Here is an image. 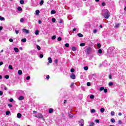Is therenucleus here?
Wrapping results in <instances>:
<instances>
[{
  "instance_id": "obj_1",
  "label": "nucleus",
  "mask_w": 126,
  "mask_h": 126,
  "mask_svg": "<svg viewBox=\"0 0 126 126\" xmlns=\"http://www.w3.org/2000/svg\"><path fill=\"white\" fill-rule=\"evenodd\" d=\"M102 15L105 18L108 19L110 17V12L107 9H104L102 11Z\"/></svg>"
},
{
  "instance_id": "obj_2",
  "label": "nucleus",
  "mask_w": 126,
  "mask_h": 126,
  "mask_svg": "<svg viewBox=\"0 0 126 126\" xmlns=\"http://www.w3.org/2000/svg\"><path fill=\"white\" fill-rule=\"evenodd\" d=\"M114 52V47H110L108 49L107 53L109 55H112Z\"/></svg>"
},
{
  "instance_id": "obj_3",
  "label": "nucleus",
  "mask_w": 126,
  "mask_h": 126,
  "mask_svg": "<svg viewBox=\"0 0 126 126\" xmlns=\"http://www.w3.org/2000/svg\"><path fill=\"white\" fill-rule=\"evenodd\" d=\"M35 118H37V119H42L43 118V115L41 113H38L37 115L34 116Z\"/></svg>"
},
{
  "instance_id": "obj_4",
  "label": "nucleus",
  "mask_w": 126,
  "mask_h": 126,
  "mask_svg": "<svg viewBox=\"0 0 126 126\" xmlns=\"http://www.w3.org/2000/svg\"><path fill=\"white\" fill-rule=\"evenodd\" d=\"M79 125L81 126H84V120L83 119H81L80 121H79Z\"/></svg>"
},
{
  "instance_id": "obj_5",
  "label": "nucleus",
  "mask_w": 126,
  "mask_h": 126,
  "mask_svg": "<svg viewBox=\"0 0 126 126\" xmlns=\"http://www.w3.org/2000/svg\"><path fill=\"white\" fill-rule=\"evenodd\" d=\"M23 32L24 33H26V34H29V30H28L25 29H23Z\"/></svg>"
},
{
  "instance_id": "obj_6",
  "label": "nucleus",
  "mask_w": 126,
  "mask_h": 126,
  "mask_svg": "<svg viewBox=\"0 0 126 126\" xmlns=\"http://www.w3.org/2000/svg\"><path fill=\"white\" fill-rule=\"evenodd\" d=\"M75 75L74 74H71L70 75V78L72 79H75Z\"/></svg>"
},
{
  "instance_id": "obj_7",
  "label": "nucleus",
  "mask_w": 126,
  "mask_h": 126,
  "mask_svg": "<svg viewBox=\"0 0 126 126\" xmlns=\"http://www.w3.org/2000/svg\"><path fill=\"white\" fill-rule=\"evenodd\" d=\"M17 118L18 119H21V117H22V115H21V113H19L17 114Z\"/></svg>"
},
{
  "instance_id": "obj_8",
  "label": "nucleus",
  "mask_w": 126,
  "mask_h": 126,
  "mask_svg": "<svg viewBox=\"0 0 126 126\" xmlns=\"http://www.w3.org/2000/svg\"><path fill=\"white\" fill-rule=\"evenodd\" d=\"M48 62L49 63H53V60L51 57L48 58Z\"/></svg>"
},
{
  "instance_id": "obj_9",
  "label": "nucleus",
  "mask_w": 126,
  "mask_h": 126,
  "mask_svg": "<svg viewBox=\"0 0 126 126\" xmlns=\"http://www.w3.org/2000/svg\"><path fill=\"white\" fill-rule=\"evenodd\" d=\"M14 50L15 51V53H18L19 52V49L16 47L14 48Z\"/></svg>"
},
{
  "instance_id": "obj_10",
  "label": "nucleus",
  "mask_w": 126,
  "mask_h": 126,
  "mask_svg": "<svg viewBox=\"0 0 126 126\" xmlns=\"http://www.w3.org/2000/svg\"><path fill=\"white\" fill-rule=\"evenodd\" d=\"M77 35L78 36V37H83V34L80 33L77 34Z\"/></svg>"
},
{
  "instance_id": "obj_11",
  "label": "nucleus",
  "mask_w": 126,
  "mask_h": 126,
  "mask_svg": "<svg viewBox=\"0 0 126 126\" xmlns=\"http://www.w3.org/2000/svg\"><path fill=\"white\" fill-rule=\"evenodd\" d=\"M24 99V97L23 96H20L19 97V100L20 101H21L22 100H23Z\"/></svg>"
},
{
  "instance_id": "obj_12",
  "label": "nucleus",
  "mask_w": 126,
  "mask_h": 126,
  "mask_svg": "<svg viewBox=\"0 0 126 126\" xmlns=\"http://www.w3.org/2000/svg\"><path fill=\"white\" fill-rule=\"evenodd\" d=\"M18 73L19 75H21L22 74V70H19L18 71Z\"/></svg>"
},
{
  "instance_id": "obj_13",
  "label": "nucleus",
  "mask_w": 126,
  "mask_h": 126,
  "mask_svg": "<svg viewBox=\"0 0 126 126\" xmlns=\"http://www.w3.org/2000/svg\"><path fill=\"white\" fill-rule=\"evenodd\" d=\"M53 112H54V109H53L52 108L49 109V113L50 114H52V113H53Z\"/></svg>"
},
{
  "instance_id": "obj_14",
  "label": "nucleus",
  "mask_w": 126,
  "mask_h": 126,
  "mask_svg": "<svg viewBox=\"0 0 126 126\" xmlns=\"http://www.w3.org/2000/svg\"><path fill=\"white\" fill-rule=\"evenodd\" d=\"M5 20V19L4 18V17H1V16H0V20L1 21H3Z\"/></svg>"
},
{
  "instance_id": "obj_15",
  "label": "nucleus",
  "mask_w": 126,
  "mask_h": 126,
  "mask_svg": "<svg viewBox=\"0 0 126 126\" xmlns=\"http://www.w3.org/2000/svg\"><path fill=\"white\" fill-rule=\"evenodd\" d=\"M71 50H72V51H73V52H75V51H76V48H75V47H74V46H73L72 47Z\"/></svg>"
},
{
  "instance_id": "obj_16",
  "label": "nucleus",
  "mask_w": 126,
  "mask_h": 126,
  "mask_svg": "<svg viewBox=\"0 0 126 126\" xmlns=\"http://www.w3.org/2000/svg\"><path fill=\"white\" fill-rule=\"evenodd\" d=\"M35 13L36 15H39V13H40V11L39 10H36L35 11Z\"/></svg>"
},
{
  "instance_id": "obj_17",
  "label": "nucleus",
  "mask_w": 126,
  "mask_h": 126,
  "mask_svg": "<svg viewBox=\"0 0 126 126\" xmlns=\"http://www.w3.org/2000/svg\"><path fill=\"white\" fill-rule=\"evenodd\" d=\"M87 54H88V55H89L90 54V48L87 49Z\"/></svg>"
},
{
  "instance_id": "obj_18",
  "label": "nucleus",
  "mask_w": 126,
  "mask_h": 126,
  "mask_svg": "<svg viewBox=\"0 0 126 126\" xmlns=\"http://www.w3.org/2000/svg\"><path fill=\"white\" fill-rule=\"evenodd\" d=\"M44 3V0H41L39 3L40 5H43Z\"/></svg>"
},
{
  "instance_id": "obj_19",
  "label": "nucleus",
  "mask_w": 126,
  "mask_h": 126,
  "mask_svg": "<svg viewBox=\"0 0 126 126\" xmlns=\"http://www.w3.org/2000/svg\"><path fill=\"white\" fill-rule=\"evenodd\" d=\"M69 118H70L71 119H72V118H73V117H74V115H73V114H69Z\"/></svg>"
},
{
  "instance_id": "obj_20",
  "label": "nucleus",
  "mask_w": 126,
  "mask_h": 126,
  "mask_svg": "<svg viewBox=\"0 0 126 126\" xmlns=\"http://www.w3.org/2000/svg\"><path fill=\"white\" fill-rule=\"evenodd\" d=\"M8 69H13V67H12V65H9V66H8Z\"/></svg>"
},
{
  "instance_id": "obj_21",
  "label": "nucleus",
  "mask_w": 126,
  "mask_h": 126,
  "mask_svg": "<svg viewBox=\"0 0 126 126\" xmlns=\"http://www.w3.org/2000/svg\"><path fill=\"white\" fill-rule=\"evenodd\" d=\"M113 85H114V83H113V82H111L109 83V86H113Z\"/></svg>"
},
{
  "instance_id": "obj_22",
  "label": "nucleus",
  "mask_w": 126,
  "mask_h": 126,
  "mask_svg": "<svg viewBox=\"0 0 126 126\" xmlns=\"http://www.w3.org/2000/svg\"><path fill=\"white\" fill-rule=\"evenodd\" d=\"M100 112H101V113H104V112H105V109L103 108H101Z\"/></svg>"
},
{
  "instance_id": "obj_23",
  "label": "nucleus",
  "mask_w": 126,
  "mask_h": 126,
  "mask_svg": "<svg viewBox=\"0 0 126 126\" xmlns=\"http://www.w3.org/2000/svg\"><path fill=\"white\" fill-rule=\"evenodd\" d=\"M34 33L35 34V35H39V31L36 30L35 31Z\"/></svg>"
},
{
  "instance_id": "obj_24",
  "label": "nucleus",
  "mask_w": 126,
  "mask_h": 126,
  "mask_svg": "<svg viewBox=\"0 0 126 126\" xmlns=\"http://www.w3.org/2000/svg\"><path fill=\"white\" fill-rule=\"evenodd\" d=\"M20 3L21 4H24V0H20Z\"/></svg>"
},
{
  "instance_id": "obj_25",
  "label": "nucleus",
  "mask_w": 126,
  "mask_h": 126,
  "mask_svg": "<svg viewBox=\"0 0 126 126\" xmlns=\"http://www.w3.org/2000/svg\"><path fill=\"white\" fill-rule=\"evenodd\" d=\"M90 126H94L95 125V124L93 122H91L90 123Z\"/></svg>"
},
{
  "instance_id": "obj_26",
  "label": "nucleus",
  "mask_w": 126,
  "mask_h": 126,
  "mask_svg": "<svg viewBox=\"0 0 126 126\" xmlns=\"http://www.w3.org/2000/svg\"><path fill=\"white\" fill-rule=\"evenodd\" d=\"M111 123H115L116 120H115V119L112 118V119H111Z\"/></svg>"
},
{
  "instance_id": "obj_27",
  "label": "nucleus",
  "mask_w": 126,
  "mask_h": 126,
  "mask_svg": "<svg viewBox=\"0 0 126 126\" xmlns=\"http://www.w3.org/2000/svg\"><path fill=\"white\" fill-rule=\"evenodd\" d=\"M95 112H96V110H95V109H92L91 110V113H95Z\"/></svg>"
},
{
  "instance_id": "obj_28",
  "label": "nucleus",
  "mask_w": 126,
  "mask_h": 126,
  "mask_svg": "<svg viewBox=\"0 0 126 126\" xmlns=\"http://www.w3.org/2000/svg\"><path fill=\"white\" fill-rule=\"evenodd\" d=\"M36 48L37 49V50H38V51H40V50H41V47H40V46L39 45H36Z\"/></svg>"
},
{
  "instance_id": "obj_29",
  "label": "nucleus",
  "mask_w": 126,
  "mask_h": 126,
  "mask_svg": "<svg viewBox=\"0 0 126 126\" xmlns=\"http://www.w3.org/2000/svg\"><path fill=\"white\" fill-rule=\"evenodd\" d=\"M17 10H18V11H21V10H22V8H21V7H18L17 8Z\"/></svg>"
},
{
  "instance_id": "obj_30",
  "label": "nucleus",
  "mask_w": 126,
  "mask_h": 126,
  "mask_svg": "<svg viewBox=\"0 0 126 126\" xmlns=\"http://www.w3.org/2000/svg\"><path fill=\"white\" fill-rule=\"evenodd\" d=\"M104 87H100V89H99V91H103V90H104Z\"/></svg>"
},
{
  "instance_id": "obj_31",
  "label": "nucleus",
  "mask_w": 126,
  "mask_h": 126,
  "mask_svg": "<svg viewBox=\"0 0 126 126\" xmlns=\"http://www.w3.org/2000/svg\"><path fill=\"white\" fill-rule=\"evenodd\" d=\"M80 46V47H84V46H85V43H81Z\"/></svg>"
},
{
  "instance_id": "obj_32",
  "label": "nucleus",
  "mask_w": 126,
  "mask_h": 126,
  "mask_svg": "<svg viewBox=\"0 0 126 126\" xmlns=\"http://www.w3.org/2000/svg\"><path fill=\"white\" fill-rule=\"evenodd\" d=\"M97 47L98 49H100V48H101V44L98 43L97 44Z\"/></svg>"
},
{
  "instance_id": "obj_33",
  "label": "nucleus",
  "mask_w": 126,
  "mask_h": 126,
  "mask_svg": "<svg viewBox=\"0 0 126 126\" xmlns=\"http://www.w3.org/2000/svg\"><path fill=\"white\" fill-rule=\"evenodd\" d=\"M56 38H57V36H56V35H53L52 37H51V39L52 40H55L56 39Z\"/></svg>"
},
{
  "instance_id": "obj_34",
  "label": "nucleus",
  "mask_w": 126,
  "mask_h": 126,
  "mask_svg": "<svg viewBox=\"0 0 126 126\" xmlns=\"http://www.w3.org/2000/svg\"><path fill=\"white\" fill-rule=\"evenodd\" d=\"M21 41L23 43H25V42H26V38H23V39H22Z\"/></svg>"
},
{
  "instance_id": "obj_35",
  "label": "nucleus",
  "mask_w": 126,
  "mask_h": 126,
  "mask_svg": "<svg viewBox=\"0 0 126 126\" xmlns=\"http://www.w3.org/2000/svg\"><path fill=\"white\" fill-rule=\"evenodd\" d=\"M84 69L85 70H88V66H84Z\"/></svg>"
},
{
  "instance_id": "obj_36",
  "label": "nucleus",
  "mask_w": 126,
  "mask_h": 126,
  "mask_svg": "<svg viewBox=\"0 0 126 126\" xmlns=\"http://www.w3.org/2000/svg\"><path fill=\"white\" fill-rule=\"evenodd\" d=\"M56 11H55V10H52L51 11V14H55V13H56Z\"/></svg>"
},
{
  "instance_id": "obj_37",
  "label": "nucleus",
  "mask_w": 126,
  "mask_h": 126,
  "mask_svg": "<svg viewBox=\"0 0 126 126\" xmlns=\"http://www.w3.org/2000/svg\"><path fill=\"white\" fill-rule=\"evenodd\" d=\"M90 98L91 99H94V95H93V94L91 95L90 96Z\"/></svg>"
},
{
  "instance_id": "obj_38",
  "label": "nucleus",
  "mask_w": 126,
  "mask_h": 126,
  "mask_svg": "<svg viewBox=\"0 0 126 126\" xmlns=\"http://www.w3.org/2000/svg\"><path fill=\"white\" fill-rule=\"evenodd\" d=\"M65 47L66 48H68V47H69V44H68V43L65 44Z\"/></svg>"
},
{
  "instance_id": "obj_39",
  "label": "nucleus",
  "mask_w": 126,
  "mask_h": 126,
  "mask_svg": "<svg viewBox=\"0 0 126 126\" xmlns=\"http://www.w3.org/2000/svg\"><path fill=\"white\" fill-rule=\"evenodd\" d=\"M111 116H115V112L111 111Z\"/></svg>"
},
{
  "instance_id": "obj_40",
  "label": "nucleus",
  "mask_w": 126,
  "mask_h": 126,
  "mask_svg": "<svg viewBox=\"0 0 126 126\" xmlns=\"http://www.w3.org/2000/svg\"><path fill=\"white\" fill-rule=\"evenodd\" d=\"M97 30L94 29L93 30V33H94V34H96V33H97Z\"/></svg>"
},
{
  "instance_id": "obj_41",
  "label": "nucleus",
  "mask_w": 126,
  "mask_h": 126,
  "mask_svg": "<svg viewBox=\"0 0 126 126\" xmlns=\"http://www.w3.org/2000/svg\"><path fill=\"white\" fill-rule=\"evenodd\" d=\"M59 23H63V19H61L60 20H59Z\"/></svg>"
},
{
  "instance_id": "obj_42",
  "label": "nucleus",
  "mask_w": 126,
  "mask_h": 126,
  "mask_svg": "<svg viewBox=\"0 0 126 126\" xmlns=\"http://www.w3.org/2000/svg\"><path fill=\"white\" fill-rule=\"evenodd\" d=\"M9 114H10V111H6V115H9Z\"/></svg>"
},
{
  "instance_id": "obj_43",
  "label": "nucleus",
  "mask_w": 126,
  "mask_h": 126,
  "mask_svg": "<svg viewBox=\"0 0 126 126\" xmlns=\"http://www.w3.org/2000/svg\"><path fill=\"white\" fill-rule=\"evenodd\" d=\"M3 94V92H2V91H0V96H2V95Z\"/></svg>"
},
{
  "instance_id": "obj_44",
  "label": "nucleus",
  "mask_w": 126,
  "mask_h": 126,
  "mask_svg": "<svg viewBox=\"0 0 126 126\" xmlns=\"http://www.w3.org/2000/svg\"><path fill=\"white\" fill-rule=\"evenodd\" d=\"M103 90L104 93H107V92H108V90L107 89H104Z\"/></svg>"
},
{
  "instance_id": "obj_45",
  "label": "nucleus",
  "mask_w": 126,
  "mask_h": 126,
  "mask_svg": "<svg viewBox=\"0 0 126 126\" xmlns=\"http://www.w3.org/2000/svg\"><path fill=\"white\" fill-rule=\"evenodd\" d=\"M118 124H119V125H122V124H123V122H122V121L119 120V121H118Z\"/></svg>"
},
{
  "instance_id": "obj_46",
  "label": "nucleus",
  "mask_w": 126,
  "mask_h": 126,
  "mask_svg": "<svg viewBox=\"0 0 126 126\" xmlns=\"http://www.w3.org/2000/svg\"><path fill=\"white\" fill-rule=\"evenodd\" d=\"M101 5H102V6H105V5H106V3H105L104 2H102V3H101Z\"/></svg>"
},
{
  "instance_id": "obj_47",
  "label": "nucleus",
  "mask_w": 126,
  "mask_h": 126,
  "mask_svg": "<svg viewBox=\"0 0 126 126\" xmlns=\"http://www.w3.org/2000/svg\"><path fill=\"white\" fill-rule=\"evenodd\" d=\"M98 53L99 54H102V49H99L98 50Z\"/></svg>"
},
{
  "instance_id": "obj_48",
  "label": "nucleus",
  "mask_w": 126,
  "mask_h": 126,
  "mask_svg": "<svg viewBox=\"0 0 126 126\" xmlns=\"http://www.w3.org/2000/svg\"><path fill=\"white\" fill-rule=\"evenodd\" d=\"M24 21V19H23V18H21V19H20V22L21 23H22V22H23Z\"/></svg>"
},
{
  "instance_id": "obj_49",
  "label": "nucleus",
  "mask_w": 126,
  "mask_h": 126,
  "mask_svg": "<svg viewBox=\"0 0 126 126\" xmlns=\"http://www.w3.org/2000/svg\"><path fill=\"white\" fill-rule=\"evenodd\" d=\"M5 78H6V79H8V78H9V76L5 75Z\"/></svg>"
},
{
  "instance_id": "obj_50",
  "label": "nucleus",
  "mask_w": 126,
  "mask_h": 126,
  "mask_svg": "<svg viewBox=\"0 0 126 126\" xmlns=\"http://www.w3.org/2000/svg\"><path fill=\"white\" fill-rule=\"evenodd\" d=\"M58 41H62V37H58Z\"/></svg>"
},
{
  "instance_id": "obj_51",
  "label": "nucleus",
  "mask_w": 126,
  "mask_h": 126,
  "mask_svg": "<svg viewBox=\"0 0 126 126\" xmlns=\"http://www.w3.org/2000/svg\"><path fill=\"white\" fill-rule=\"evenodd\" d=\"M52 22H56V19H55V18H52Z\"/></svg>"
},
{
  "instance_id": "obj_52",
  "label": "nucleus",
  "mask_w": 126,
  "mask_h": 126,
  "mask_svg": "<svg viewBox=\"0 0 126 126\" xmlns=\"http://www.w3.org/2000/svg\"><path fill=\"white\" fill-rule=\"evenodd\" d=\"M39 57L40 59H42V58L44 57V55H43V54H40Z\"/></svg>"
},
{
  "instance_id": "obj_53",
  "label": "nucleus",
  "mask_w": 126,
  "mask_h": 126,
  "mask_svg": "<svg viewBox=\"0 0 126 126\" xmlns=\"http://www.w3.org/2000/svg\"><path fill=\"white\" fill-rule=\"evenodd\" d=\"M87 86H90L91 85V84L90 83V82H88L87 83Z\"/></svg>"
},
{
  "instance_id": "obj_54",
  "label": "nucleus",
  "mask_w": 126,
  "mask_h": 126,
  "mask_svg": "<svg viewBox=\"0 0 126 126\" xmlns=\"http://www.w3.org/2000/svg\"><path fill=\"white\" fill-rule=\"evenodd\" d=\"M95 122H96L97 123H100V121L98 119L95 120Z\"/></svg>"
},
{
  "instance_id": "obj_55",
  "label": "nucleus",
  "mask_w": 126,
  "mask_h": 126,
  "mask_svg": "<svg viewBox=\"0 0 126 126\" xmlns=\"http://www.w3.org/2000/svg\"><path fill=\"white\" fill-rule=\"evenodd\" d=\"M15 33L16 34H18L19 33V31L15 30Z\"/></svg>"
},
{
  "instance_id": "obj_56",
  "label": "nucleus",
  "mask_w": 126,
  "mask_h": 126,
  "mask_svg": "<svg viewBox=\"0 0 126 126\" xmlns=\"http://www.w3.org/2000/svg\"><path fill=\"white\" fill-rule=\"evenodd\" d=\"M9 41V42H13V39H12V38H10Z\"/></svg>"
},
{
  "instance_id": "obj_57",
  "label": "nucleus",
  "mask_w": 126,
  "mask_h": 126,
  "mask_svg": "<svg viewBox=\"0 0 126 126\" xmlns=\"http://www.w3.org/2000/svg\"><path fill=\"white\" fill-rule=\"evenodd\" d=\"M58 60L57 59H56V60H55L54 61V63H58Z\"/></svg>"
},
{
  "instance_id": "obj_58",
  "label": "nucleus",
  "mask_w": 126,
  "mask_h": 126,
  "mask_svg": "<svg viewBox=\"0 0 126 126\" xmlns=\"http://www.w3.org/2000/svg\"><path fill=\"white\" fill-rule=\"evenodd\" d=\"M26 79H27V80H30V76H28V77H27Z\"/></svg>"
},
{
  "instance_id": "obj_59",
  "label": "nucleus",
  "mask_w": 126,
  "mask_h": 126,
  "mask_svg": "<svg viewBox=\"0 0 126 126\" xmlns=\"http://www.w3.org/2000/svg\"><path fill=\"white\" fill-rule=\"evenodd\" d=\"M119 26H120V24H118L115 26L116 28H118V27H119Z\"/></svg>"
},
{
  "instance_id": "obj_60",
  "label": "nucleus",
  "mask_w": 126,
  "mask_h": 126,
  "mask_svg": "<svg viewBox=\"0 0 126 126\" xmlns=\"http://www.w3.org/2000/svg\"><path fill=\"white\" fill-rule=\"evenodd\" d=\"M70 71H71V72H73L74 71V69L71 68V69H70Z\"/></svg>"
},
{
  "instance_id": "obj_61",
  "label": "nucleus",
  "mask_w": 126,
  "mask_h": 126,
  "mask_svg": "<svg viewBox=\"0 0 126 126\" xmlns=\"http://www.w3.org/2000/svg\"><path fill=\"white\" fill-rule=\"evenodd\" d=\"M8 106L11 108L12 107V105L11 104H8Z\"/></svg>"
},
{
  "instance_id": "obj_62",
  "label": "nucleus",
  "mask_w": 126,
  "mask_h": 126,
  "mask_svg": "<svg viewBox=\"0 0 126 126\" xmlns=\"http://www.w3.org/2000/svg\"><path fill=\"white\" fill-rule=\"evenodd\" d=\"M73 85H74V83H72L70 85V87H73Z\"/></svg>"
},
{
  "instance_id": "obj_63",
  "label": "nucleus",
  "mask_w": 126,
  "mask_h": 126,
  "mask_svg": "<svg viewBox=\"0 0 126 126\" xmlns=\"http://www.w3.org/2000/svg\"><path fill=\"white\" fill-rule=\"evenodd\" d=\"M46 78H47V79H50V76L49 75H47L46 76Z\"/></svg>"
},
{
  "instance_id": "obj_64",
  "label": "nucleus",
  "mask_w": 126,
  "mask_h": 126,
  "mask_svg": "<svg viewBox=\"0 0 126 126\" xmlns=\"http://www.w3.org/2000/svg\"><path fill=\"white\" fill-rule=\"evenodd\" d=\"M10 102H13V98H10L9 100Z\"/></svg>"
}]
</instances>
